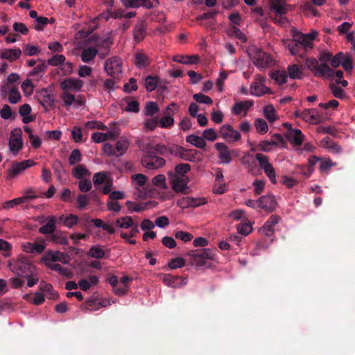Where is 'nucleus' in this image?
Segmentation results:
<instances>
[{
  "mask_svg": "<svg viewBox=\"0 0 355 355\" xmlns=\"http://www.w3.org/2000/svg\"><path fill=\"white\" fill-rule=\"evenodd\" d=\"M331 53L322 51L319 56L320 64L314 58H307L305 60V64L313 72L314 76L331 78L334 76V71L328 64V62H331Z\"/></svg>",
  "mask_w": 355,
  "mask_h": 355,
  "instance_id": "obj_1",
  "label": "nucleus"
},
{
  "mask_svg": "<svg viewBox=\"0 0 355 355\" xmlns=\"http://www.w3.org/2000/svg\"><path fill=\"white\" fill-rule=\"evenodd\" d=\"M187 255L190 257L191 265L202 267L206 266L207 260H214L216 254L211 249L201 248L190 250Z\"/></svg>",
  "mask_w": 355,
  "mask_h": 355,
  "instance_id": "obj_2",
  "label": "nucleus"
},
{
  "mask_svg": "<svg viewBox=\"0 0 355 355\" xmlns=\"http://www.w3.org/2000/svg\"><path fill=\"white\" fill-rule=\"evenodd\" d=\"M8 267L14 273L24 277L33 276L35 270V266L26 258L14 261H10Z\"/></svg>",
  "mask_w": 355,
  "mask_h": 355,
  "instance_id": "obj_3",
  "label": "nucleus"
},
{
  "mask_svg": "<svg viewBox=\"0 0 355 355\" xmlns=\"http://www.w3.org/2000/svg\"><path fill=\"white\" fill-rule=\"evenodd\" d=\"M130 145L128 140L124 137H121L114 147L110 143H105L103 146L104 153L108 156L119 157L125 153Z\"/></svg>",
  "mask_w": 355,
  "mask_h": 355,
  "instance_id": "obj_4",
  "label": "nucleus"
},
{
  "mask_svg": "<svg viewBox=\"0 0 355 355\" xmlns=\"http://www.w3.org/2000/svg\"><path fill=\"white\" fill-rule=\"evenodd\" d=\"M89 40L94 43V47H96L97 53L101 59L105 58L110 52L112 41L108 37H100L96 35L90 37Z\"/></svg>",
  "mask_w": 355,
  "mask_h": 355,
  "instance_id": "obj_5",
  "label": "nucleus"
},
{
  "mask_svg": "<svg viewBox=\"0 0 355 355\" xmlns=\"http://www.w3.org/2000/svg\"><path fill=\"white\" fill-rule=\"evenodd\" d=\"M256 159L259 162L260 167L263 170L266 175L268 177L272 184H276V173L272 165L269 163L268 157L262 154L257 153L255 155Z\"/></svg>",
  "mask_w": 355,
  "mask_h": 355,
  "instance_id": "obj_6",
  "label": "nucleus"
},
{
  "mask_svg": "<svg viewBox=\"0 0 355 355\" xmlns=\"http://www.w3.org/2000/svg\"><path fill=\"white\" fill-rule=\"evenodd\" d=\"M169 181L174 191L182 193H187V184L189 181L187 175H169Z\"/></svg>",
  "mask_w": 355,
  "mask_h": 355,
  "instance_id": "obj_7",
  "label": "nucleus"
},
{
  "mask_svg": "<svg viewBox=\"0 0 355 355\" xmlns=\"http://www.w3.org/2000/svg\"><path fill=\"white\" fill-rule=\"evenodd\" d=\"M104 68L107 73L114 78H117L122 73L121 60L116 56L107 60Z\"/></svg>",
  "mask_w": 355,
  "mask_h": 355,
  "instance_id": "obj_8",
  "label": "nucleus"
},
{
  "mask_svg": "<svg viewBox=\"0 0 355 355\" xmlns=\"http://www.w3.org/2000/svg\"><path fill=\"white\" fill-rule=\"evenodd\" d=\"M220 136L228 143H233L241 139V133L230 124H224L220 128Z\"/></svg>",
  "mask_w": 355,
  "mask_h": 355,
  "instance_id": "obj_9",
  "label": "nucleus"
},
{
  "mask_svg": "<svg viewBox=\"0 0 355 355\" xmlns=\"http://www.w3.org/2000/svg\"><path fill=\"white\" fill-rule=\"evenodd\" d=\"M254 64L259 69H265L270 62V57L261 49H255L250 56Z\"/></svg>",
  "mask_w": 355,
  "mask_h": 355,
  "instance_id": "obj_10",
  "label": "nucleus"
},
{
  "mask_svg": "<svg viewBox=\"0 0 355 355\" xmlns=\"http://www.w3.org/2000/svg\"><path fill=\"white\" fill-rule=\"evenodd\" d=\"M35 163L31 159L24 160L20 162H15L12 164L10 168L7 171L8 177L12 179L21 173H22L26 168L35 165Z\"/></svg>",
  "mask_w": 355,
  "mask_h": 355,
  "instance_id": "obj_11",
  "label": "nucleus"
},
{
  "mask_svg": "<svg viewBox=\"0 0 355 355\" xmlns=\"http://www.w3.org/2000/svg\"><path fill=\"white\" fill-rule=\"evenodd\" d=\"M42 260L45 263L60 261L64 264H68L69 262V257L67 254H64L60 251L49 250L45 252L42 257Z\"/></svg>",
  "mask_w": 355,
  "mask_h": 355,
  "instance_id": "obj_12",
  "label": "nucleus"
},
{
  "mask_svg": "<svg viewBox=\"0 0 355 355\" xmlns=\"http://www.w3.org/2000/svg\"><path fill=\"white\" fill-rule=\"evenodd\" d=\"M141 163L144 166L148 169H156L163 166L166 161L160 157H157L154 154H148L147 156L141 159Z\"/></svg>",
  "mask_w": 355,
  "mask_h": 355,
  "instance_id": "obj_13",
  "label": "nucleus"
},
{
  "mask_svg": "<svg viewBox=\"0 0 355 355\" xmlns=\"http://www.w3.org/2000/svg\"><path fill=\"white\" fill-rule=\"evenodd\" d=\"M38 102L44 107L45 111L54 107L55 98L53 94L49 93L46 89H42L37 94Z\"/></svg>",
  "mask_w": 355,
  "mask_h": 355,
  "instance_id": "obj_14",
  "label": "nucleus"
},
{
  "mask_svg": "<svg viewBox=\"0 0 355 355\" xmlns=\"http://www.w3.org/2000/svg\"><path fill=\"white\" fill-rule=\"evenodd\" d=\"M259 208L265 210L268 213L274 211L277 207V202L275 198L272 194L262 196L259 198Z\"/></svg>",
  "mask_w": 355,
  "mask_h": 355,
  "instance_id": "obj_15",
  "label": "nucleus"
},
{
  "mask_svg": "<svg viewBox=\"0 0 355 355\" xmlns=\"http://www.w3.org/2000/svg\"><path fill=\"white\" fill-rule=\"evenodd\" d=\"M214 147L218 152V158L221 160V163L227 164L232 162V152L226 144L216 143ZM232 153H234V150Z\"/></svg>",
  "mask_w": 355,
  "mask_h": 355,
  "instance_id": "obj_16",
  "label": "nucleus"
},
{
  "mask_svg": "<svg viewBox=\"0 0 355 355\" xmlns=\"http://www.w3.org/2000/svg\"><path fill=\"white\" fill-rule=\"evenodd\" d=\"M317 33H315L313 36H311V35H305L302 33L295 31L293 35V37L295 41H297L302 45V47L306 52L307 49L312 48V42L315 37Z\"/></svg>",
  "mask_w": 355,
  "mask_h": 355,
  "instance_id": "obj_17",
  "label": "nucleus"
},
{
  "mask_svg": "<svg viewBox=\"0 0 355 355\" xmlns=\"http://www.w3.org/2000/svg\"><path fill=\"white\" fill-rule=\"evenodd\" d=\"M83 86V81L80 79L68 78L62 80L60 84L62 90L79 91Z\"/></svg>",
  "mask_w": 355,
  "mask_h": 355,
  "instance_id": "obj_18",
  "label": "nucleus"
},
{
  "mask_svg": "<svg viewBox=\"0 0 355 355\" xmlns=\"http://www.w3.org/2000/svg\"><path fill=\"white\" fill-rule=\"evenodd\" d=\"M284 44L288 47L292 55H298L300 58H304L306 51L302 47V45L297 41H295L293 37L292 40L285 42Z\"/></svg>",
  "mask_w": 355,
  "mask_h": 355,
  "instance_id": "obj_19",
  "label": "nucleus"
},
{
  "mask_svg": "<svg viewBox=\"0 0 355 355\" xmlns=\"http://www.w3.org/2000/svg\"><path fill=\"white\" fill-rule=\"evenodd\" d=\"M21 55L20 49H3L0 51V58L8 60L10 62H14L19 59Z\"/></svg>",
  "mask_w": 355,
  "mask_h": 355,
  "instance_id": "obj_20",
  "label": "nucleus"
},
{
  "mask_svg": "<svg viewBox=\"0 0 355 355\" xmlns=\"http://www.w3.org/2000/svg\"><path fill=\"white\" fill-rule=\"evenodd\" d=\"M280 220L277 215H271L262 227V232L267 236H271L274 232V227Z\"/></svg>",
  "mask_w": 355,
  "mask_h": 355,
  "instance_id": "obj_21",
  "label": "nucleus"
},
{
  "mask_svg": "<svg viewBox=\"0 0 355 355\" xmlns=\"http://www.w3.org/2000/svg\"><path fill=\"white\" fill-rule=\"evenodd\" d=\"M162 282L168 286L179 287L186 284L185 280L180 276H173L170 274H164L162 277Z\"/></svg>",
  "mask_w": 355,
  "mask_h": 355,
  "instance_id": "obj_22",
  "label": "nucleus"
},
{
  "mask_svg": "<svg viewBox=\"0 0 355 355\" xmlns=\"http://www.w3.org/2000/svg\"><path fill=\"white\" fill-rule=\"evenodd\" d=\"M285 137L291 143L295 146H300L304 140V135L300 129H294V130L287 131Z\"/></svg>",
  "mask_w": 355,
  "mask_h": 355,
  "instance_id": "obj_23",
  "label": "nucleus"
},
{
  "mask_svg": "<svg viewBox=\"0 0 355 355\" xmlns=\"http://www.w3.org/2000/svg\"><path fill=\"white\" fill-rule=\"evenodd\" d=\"M270 9L271 12H275L276 15H284L288 12L284 0H271Z\"/></svg>",
  "mask_w": 355,
  "mask_h": 355,
  "instance_id": "obj_24",
  "label": "nucleus"
},
{
  "mask_svg": "<svg viewBox=\"0 0 355 355\" xmlns=\"http://www.w3.org/2000/svg\"><path fill=\"white\" fill-rule=\"evenodd\" d=\"M123 5L126 8H137L143 6L146 8H152L153 5L148 0H121Z\"/></svg>",
  "mask_w": 355,
  "mask_h": 355,
  "instance_id": "obj_25",
  "label": "nucleus"
},
{
  "mask_svg": "<svg viewBox=\"0 0 355 355\" xmlns=\"http://www.w3.org/2000/svg\"><path fill=\"white\" fill-rule=\"evenodd\" d=\"M37 198V196L35 195H26L19 198H17L15 199H12L11 200H8L3 202V207L4 209H8L12 207H14L15 206H17L18 205L26 202L30 199H35Z\"/></svg>",
  "mask_w": 355,
  "mask_h": 355,
  "instance_id": "obj_26",
  "label": "nucleus"
},
{
  "mask_svg": "<svg viewBox=\"0 0 355 355\" xmlns=\"http://www.w3.org/2000/svg\"><path fill=\"white\" fill-rule=\"evenodd\" d=\"M97 49L93 46L84 48L80 54V58L83 62L89 63L97 55Z\"/></svg>",
  "mask_w": 355,
  "mask_h": 355,
  "instance_id": "obj_27",
  "label": "nucleus"
},
{
  "mask_svg": "<svg viewBox=\"0 0 355 355\" xmlns=\"http://www.w3.org/2000/svg\"><path fill=\"white\" fill-rule=\"evenodd\" d=\"M146 35V26L143 21H139L135 25L133 30L134 40L137 42L142 41Z\"/></svg>",
  "mask_w": 355,
  "mask_h": 355,
  "instance_id": "obj_28",
  "label": "nucleus"
},
{
  "mask_svg": "<svg viewBox=\"0 0 355 355\" xmlns=\"http://www.w3.org/2000/svg\"><path fill=\"white\" fill-rule=\"evenodd\" d=\"M252 101H244L236 103L232 107V112L235 115H239L243 111L244 116H245L247 114V111L252 106Z\"/></svg>",
  "mask_w": 355,
  "mask_h": 355,
  "instance_id": "obj_29",
  "label": "nucleus"
},
{
  "mask_svg": "<svg viewBox=\"0 0 355 355\" xmlns=\"http://www.w3.org/2000/svg\"><path fill=\"white\" fill-rule=\"evenodd\" d=\"M56 217L52 216L49 217L46 225L42 226L39 229V232L43 234H52L55 230Z\"/></svg>",
  "mask_w": 355,
  "mask_h": 355,
  "instance_id": "obj_30",
  "label": "nucleus"
},
{
  "mask_svg": "<svg viewBox=\"0 0 355 355\" xmlns=\"http://www.w3.org/2000/svg\"><path fill=\"white\" fill-rule=\"evenodd\" d=\"M317 111L314 109H306L302 112L300 118L311 123H318L320 120L316 114Z\"/></svg>",
  "mask_w": 355,
  "mask_h": 355,
  "instance_id": "obj_31",
  "label": "nucleus"
},
{
  "mask_svg": "<svg viewBox=\"0 0 355 355\" xmlns=\"http://www.w3.org/2000/svg\"><path fill=\"white\" fill-rule=\"evenodd\" d=\"M287 75L291 79H302L303 77V71L298 64H293L287 67Z\"/></svg>",
  "mask_w": 355,
  "mask_h": 355,
  "instance_id": "obj_32",
  "label": "nucleus"
},
{
  "mask_svg": "<svg viewBox=\"0 0 355 355\" xmlns=\"http://www.w3.org/2000/svg\"><path fill=\"white\" fill-rule=\"evenodd\" d=\"M186 141L200 149H205L206 141L202 137L189 135L186 137Z\"/></svg>",
  "mask_w": 355,
  "mask_h": 355,
  "instance_id": "obj_33",
  "label": "nucleus"
},
{
  "mask_svg": "<svg viewBox=\"0 0 355 355\" xmlns=\"http://www.w3.org/2000/svg\"><path fill=\"white\" fill-rule=\"evenodd\" d=\"M40 288L42 291L46 293L47 297L51 300H57L59 297L58 293L54 291L51 284L42 282L40 284Z\"/></svg>",
  "mask_w": 355,
  "mask_h": 355,
  "instance_id": "obj_34",
  "label": "nucleus"
},
{
  "mask_svg": "<svg viewBox=\"0 0 355 355\" xmlns=\"http://www.w3.org/2000/svg\"><path fill=\"white\" fill-rule=\"evenodd\" d=\"M135 64L139 69L145 68L150 65V59L147 55L139 52L135 55Z\"/></svg>",
  "mask_w": 355,
  "mask_h": 355,
  "instance_id": "obj_35",
  "label": "nucleus"
},
{
  "mask_svg": "<svg viewBox=\"0 0 355 355\" xmlns=\"http://www.w3.org/2000/svg\"><path fill=\"white\" fill-rule=\"evenodd\" d=\"M270 92V89L262 84L253 83L250 86V94L257 96H261Z\"/></svg>",
  "mask_w": 355,
  "mask_h": 355,
  "instance_id": "obj_36",
  "label": "nucleus"
},
{
  "mask_svg": "<svg viewBox=\"0 0 355 355\" xmlns=\"http://www.w3.org/2000/svg\"><path fill=\"white\" fill-rule=\"evenodd\" d=\"M173 60L175 62L189 64H196L199 61V57L198 55H192V56H184V55H176L174 57Z\"/></svg>",
  "mask_w": 355,
  "mask_h": 355,
  "instance_id": "obj_37",
  "label": "nucleus"
},
{
  "mask_svg": "<svg viewBox=\"0 0 355 355\" xmlns=\"http://www.w3.org/2000/svg\"><path fill=\"white\" fill-rule=\"evenodd\" d=\"M146 150L148 154L165 155L168 153V148L163 144H157L153 146H149L146 147Z\"/></svg>",
  "mask_w": 355,
  "mask_h": 355,
  "instance_id": "obj_38",
  "label": "nucleus"
},
{
  "mask_svg": "<svg viewBox=\"0 0 355 355\" xmlns=\"http://www.w3.org/2000/svg\"><path fill=\"white\" fill-rule=\"evenodd\" d=\"M271 78L281 85L286 83L288 75L285 71L276 70L271 73Z\"/></svg>",
  "mask_w": 355,
  "mask_h": 355,
  "instance_id": "obj_39",
  "label": "nucleus"
},
{
  "mask_svg": "<svg viewBox=\"0 0 355 355\" xmlns=\"http://www.w3.org/2000/svg\"><path fill=\"white\" fill-rule=\"evenodd\" d=\"M329 87L334 97L340 100H344L347 98L345 92L340 87L336 84L331 83L329 84Z\"/></svg>",
  "mask_w": 355,
  "mask_h": 355,
  "instance_id": "obj_40",
  "label": "nucleus"
},
{
  "mask_svg": "<svg viewBox=\"0 0 355 355\" xmlns=\"http://www.w3.org/2000/svg\"><path fill=\"white\" fill-rule=\"evenodd\" d=\"M87 254L92 258L101 259L105 257V253L101 247L93 245L89 250Z\"/></svg>",
  "mask_w": 355,
  "mask_h": 355,
  "instance_id": "obj_41",
  "label": "nucleus"
},
{
  "mask_svg": "<svg viewBox=\"0 0 355 355\" xmlns=\"http://www.w3.org/2000/svg\"><path fill=\"white\" fill-rule=\"evenodd\" d=\"M21 99V96L16 85H13L9 90L8 101L11 104H16Z\"/></svg>",
  "mask_w": 355,
  "mask_h": 355,
  "instance_id": "obj_42",
  "label": "nucleus"
},
{
  "mask_svg": "<svg viewBox=\"0 0 355 355\" xmlns=\"http://www.w3.org/2000/svg\"><path fill=\"white\" fill-rule=\"evenodd\" d=\"M8 145L10 152L16 155L23 147V141L17 139H9Z\"/></svg>",
  "mask_w": 355,
  "mask_h": 355,
  "instance_id": "obj_43",
  "label": "nucleus"
},
{
  "mask_svg": "<svg viewBox=\"0 0 355 355\" xmlns=\"http://www.w3.org/2000/svg\"><path fill=\"white\" fill-rule=\"evenodd\" d=\"M116 225L120 228L128 229L134 225V222L131 216H124L116 219Z\"/></svg>",
  "mask_w": 355,
  "mask_h": 355,
  "instance_id": "obj_44",
  "label": "nucleus"
},
{
  "mask_svg": "<svg viewBox=\"0 0 355 355\" xmlns=\"http://www.w3.org/2000/svg\"><path fill=\"white\" fill-rule=\"evenodd\" d=\"M72 175L77 179H82L84 176L89 175V171L83 165H78L73 168Z\"/></svg>",
  "mask_w": 355,
  "mask_h": 355,
  "instance_id": "obj_45",
  "label": "nucleus"
},
{
  "mask_svg": "<svg viewBox=\"0 0 355 355\" xmlns=\"http://www.w3.org/2000/svg\"><path fill=\"white\" fill-rule=\"evenodd\" d=\"M191 170V166L189 164L181 163L175 167V172L170 173L169 175H178L180 176L186 175L185 174Z\"/></svg>",
  "mask_w": 355,
  "mask_h": 355,
  "instance_id": "obj_46",
  "label": "nucleus"
},
{
  "mask_svg": "<svg viewBox=\"0 0 355 355\" xmlns=\"http://www.w3.org/2000/svg\"><path fill=\"white\" fill-rule=\"evenodd\" d=\"M12 246L8 241L0 239V252L5 258L9 257L11 255Z\"/></svg>",
  "mask_w": 355,
  "mask_h": 355,
  "instance_id": "obj_47",
  "label": "nucleus"
},
{
  "mask_svg": "<svg viewBox=\"0 0 355 355\" xmlns=\"http://www.w3.org/2000/svg\"><path fill=\"white\" fill-rule=\"evenodd\" d=\"M159 82V78L157 76H148L146 78V88L148 92L153 91Z\"/></svg>",
  "mask_w": 355,
  "mask_h": 355,
  "instance_id": "obj_48",
  "label": "nucleus"
},
{
  "mask_svg": "<svg viewBox=\"0 0 355 355\" xmlns=\"http://www.w3.org/2000/svg\"><path fill=\"white\" fill-rule=\"evenodd\" d=\"M47 69V64L45 62H42L35 67H34L32 71L29 73L30 76H37L40 77H42L44 73Z\"/></svg>",
  "mask_w": 355,
  "mask_h": 355,
  "instance_id": "obj_49",
  "label": "nucleus"
},
{
  "mask_svg": "<svg viewBox=\"0 0 355 355\" xmlns=\"http://www.w3.org/2000/svg\"><path fill=\"white\" fill-rule=\"evenodd\" d=\"M51 240L57 244L60 245H67L68 241L66 237L62 236V233L61 232H56L55 233H53L50 236Z\"/></svg>",
  "mask_w": 355,
  "mask_h": 355,
  "instance_id": "obj_50",
  "label": "nucleus"
},
{
  "mask_svg": "<svg viewBox=\"0 0 355 355\" xmlns=\"http://www.w3.org/2000/svg\"><path fill=\"white\" fill-rule=\"evenodd\" d=\"M254 125L259 134H265L268 130V124L263 119L259 118L255 120Z\"/></svg>",
  "mask_w": 355,
  "mask_h": 355,
  "instance_id": "obj_51",
  "label": "nucleus"
},
{
  "mask_svg": "<svg viewBox=\"0 0 355 355\" xmlns=\"http://www.w3.org/2000/svg\"><path fill=\"white\" fill-rule=\"evenodd\" d=\"M265 117L270 121L273 122L275 121V110L272 105H266L263 108Z\"/></svg>",
  "mask_w": 355,
  "mask_h": 355,
  "instance_id": "obj_52",
  "label": "nucleus"
},
{
  "mask_svg": "<svg viewBox=\"0 0 355 355\" xmlns=\"http://www.w3.org/2000/svg\"><path fill=\"white\" fill-rule=\"evenodd\" d=\"M65 61V57L63 55L55 54L47 60V64L51 66L57 67L63 64Z\"/></svg>",
  "mask_w": 355,
  "mask_h": 355,
  "instance_id": "obj_53",
  "label": "nucleus"
},
{
  "mask_svg": "<svg viewBox=\"0 0 355 355\" xmlns=\"http://www.w3.org/2000/svg\"><path fill=\"white\" fill-rule=\"evenodd\" d=\"M198 153L196 150H187L184 148L180 158L187 161L193 162L196 159V155Z\"/></svg>",
  "mask_w": 355,
  "mask_h": 355,
  "instance_id": "obj_54",
  "label": "nucleus"
},
{
  "mask_svg": "<svg viewBox=\"0 0 355 355\" xmlns=\"http://www.w3.org/2000/svg\"><path fill=\"white\" fill-rule=\"evenodd\" d=\"M193 98L196 102L200 103L210 105L213 103L212 99L209 96L204 95L202 93L195 94L193 96Z\"/></svg>",
  "mask_w": 355,
  "mask_h": 355,
  "instance_id": "obj_55",
  "label": "nucleus"
},
{
  "mask_svg": "<svg viewBox=\"0 0 355 355\" xmlns=\"http://www.w3.org/2000/svg\"><path fill=\"white\" fill-rule=\"evenodd\" d=\"M237 230L240 234L247 236L252 232V227L248 223H241L237 226Z\"/></svg>",
  "mask_w": 355,
  "mask_h": 355,
  "instance_id": "obj_56",
  "label": "nucleus"
},
{
  "mask_svg": "<svg viewBox=\"0 0 355 355\" xmlns=\"http://www.w3.org/2000/svg\"><path fill=\"white\" fill-rule=\"evenodd\" d=\"M145 114L147 116H153L159 112V107L156 103L150 101L148 102L145 107Z\"/></svg>",
  "mask_w": 355,
  "mask_h": 355,
  "instance_id": "obj_57",
  "label": "nucleus"
},
{
  "mask_svg": "<svg viewBox=\"0 0 355 355\" xmlns=\"http://www.w3.org/2000/svg\"><path fill=\"white\" fill-rule=\"evenodd\" d=\"M81 161V153L78 149H74L71 151L69 157V163L70 165H74L75 164Z\"/></svg>",
  "mask_w": 355,
  "mask_h": 355,
  "instance_id": "obj_58",
  "label": "nucleus"
},
{
  "mask_svg": "<svg viewBox=\"0 0 355 355\" xmlns=\"http://www.w3.org/2000/svg\"><path fill=\"white\" fill-rule=\"evenodd\" d=\"M153 184L160 189H166V178L164 175L159 174L154 177L152 180Z\"/></svg>",
  "mask_w": 355,
  "mask_h": 355,
  "instance_id": "obj_59",
  "label": "nucleus"
},
{
  "mask_svg": "<svg viewBox=\"0 0 355 355\" xmlns=\"http://www.w3.org/2000/svg\"><path fill=\"white\" fill-rule=\"evenodd\" d=\"M61 98L64 102V105L66 107H70L76 101L75 96L67 92H64L61 95Z\"/></svg>",
  "mask_w": 355,
  "mask_h": 355,
  "instance_id": "obj_60",
  "label": "nucleus"
},
{
  "mask_svg": "<svg viewBox=\"0 0 355 355\" xmlns=\"http://www.w3.org/2000/svg\"><path fill=\"white\" fill-rule=\"evenodd\" d=\"M78 208L80 209H85L89 204V196L87 194H79L77 196Z\"/></svg>",
  "mask_w": 355,
  "mask_h": 355,
  "instance_id": "obj_61",
  "label": "nucleus"
},
{
  "mask_svg": "<svg viewBox=\"0 0 355 355\" xmlns=\"http://www.w3.org/2000/svg\"><path fill=\"white\" fill-rule=\"evenodd\" d=\"M230 35L232 36H234L241 42H245L247 41L246 36L245 34L236 26H233L230 30Z\"/></svg>",
  "mask_w": 355,
  "mask_h": 355,
  "instance_id": "obj_62",
  "label": "nucleus"
},
{
  "mask_svg": "<svg viewBox=\"0 0 355 355\" xmlns=\"http://www.w3.org/2000/svg\"><path fill=\"white\" fill-rule=\"evenodd\" d=\"M175 236L177 239H180L185 243L191 241L193 237L191 233L181 230L177 231L175 233Z\"/></svg>",
  "mask_w": 355,
  "mask_h": 355,
  "instance_id": "obj_63",
  "label": "nucleus"
},
{
  "mask_svg": "<svg viewBox=\"0 0 355 355\" xmlns=\"http://www.w3.org/2000/svg\"><path fill=\"white\" fill-rule=\"evenodd\" d=\"M21 87L25 95H31L33 92L34 86L30 79L24 80Z\"/></svg>",
  "mask_w": 355,
  "mask_h": 355,
  "instance_id": "obj_64",
  "label": "nucleus"
}]
</instances>
